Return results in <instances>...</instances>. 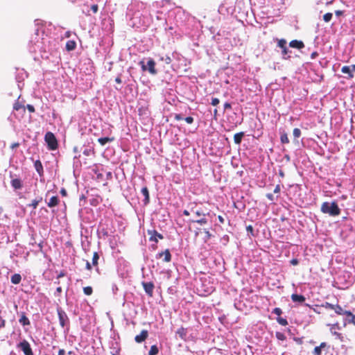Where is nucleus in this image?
Masks as SVG:
<instances>
[{"mask_svg": "<svg viewBox=\"0 0 355 355\" xmlns=\"http://www.w3.org/2000/svg\"><path fill=\"white\" fill-rule=\"evenodd\" d=\"M320 211L324 214H329L330 216H338L341 213V209L336 201L331 202H324L320 207Z\"/></svg>", "mask_w": 355, "mask_h": 355, "instance_id": "nucleus-1", "label": "nucleus"}, {"mask_svg": "<svg viewBox=\"0 0 355 355\" xmlns=\"http://www.w3.org/2000/svg\"><path fill=\"white\" fill-rule=\"evenodd\" d=\"M139 64L142 71H148L150 74L155 75L157 73V71L155 69V62L150 58L146 65L144 60L139 62Z\"/></svg>", "mask_w": 355, "mask_h": 355, "instance_id": "nucleus-2", "label": "nucleus"}, {"mask_svg": "<svg viewBox=\"0 0 355 355\" xmlns=\"http://www.w3.org/2000/svg\"><path fill=\"white\" fill-rule=\"evenodd\" d=\"M44 139L50 150H54L58 148V141L53 132H47L44 136Z\"/></svg>", "mask_w": 355, "mask_h": 355, "instance_id": "nucleus-3", "label": "nucleus"}, {"mask_svg": "<svg viewBox=\"0 0 355 355\" xmlns=\"http://www.w3.org/2000/svg\"><path fill=\"white\" fill-rule=\"evenodd\" d=\"M329 349L330 345L325 342H322L320 343L319 346H316L314 348L312 354L313 355H322V352L327 354L329 352Z\"/></svg>", "mask_w": 355, "mask_h": 355, "instance_id": "nucleus-4", "label": "nucleus"}, {"mask_svg": "<svg viewBox=\"0 0 355 355\" xmlns=\"http://www.w3.org/2000/svg\"><path fill=\"white\" fill-rule=\"evenodd\" d=\"M17 347L19 348L25 355H34L29 343L26 340L20 342L17 345Z\"/></svg>", "mask_w": 355, "mask_h": 355, "instance_id": "nucleus-5", "label": "nucleus"}, {"mask_svg": "<svg viewBox=\"0 0 355 355\" xmlns=\"http://www.w3.org/2000/svg\"><path fill=\"white\" fill-rule=\"evenodd\" d=\"M57 312L60 324L62 327H64L67 323H69V318L65 311L61 307L57 308Z\"/></svg>", "mask_w": 355, "mask_h": 355, "instance_id": "nucleus-6", "label": "nucleus"}, {"mask_svg": "<svg viewBox=\"0 0 355 355\" xmlns=\"http://www.w3.org/2000/svg\"><path fill=\"white\" fill-rule=\"evenodd\" d=\"M226 114L227 117V121L230 123V127L236 126L237 123H239L237 119V115L236 113L230 111V112L225 113Z\"/></svg>", "mask_w": 355, "mask_h": 355, "instance_id": "nucleus-7", "label": "nucleus"}, {"mask_svg": "<svg viewBox=\"0 0 355 355\" xmlns=\"http://www.w3.org/2000/svg\"><path fill=\"white\" fill-rule=\"evenodd\" d=\"M141 285L148 296L152 297L153 296V290L155 288L154 284L151 282H143Z\"/></svg>", "mask_w": 355, "mask_h": 355, "instance_id": "nucleus-8", "label": "nucleus"}, {"mask_svg": "<svg viewBox=\"0 0 355 355\" xmlns=\"http://www.w3.org/2000/svg\"><path fill=\"white\" fill-rule=\"evenodd\" d=\"M148 234L150 236L149 240L155 243L158 242V239H163L164 236L162 234L157 232L155 230H148Z\"/></svg>", "mask_w": 355, "mask_h": 355, "instance_id": "nucleus-9", "label": "nucleus"}, {"mask_svg": "<svg viewBox=\"0 0 355 355\" xmlns=\"http://www.w3.org/2000/svg\"><path fill=\"white\" fill-rule=\"evenodd\" d=\"M148 336V332L147 330L144 329L141 331L139 335H137L135 337V340L137 343H141L146 340Z\"/></svg>", "mask_w": 355, "mask_h": 355, "instance_id": "nucleus-10", "label": "nucleus"}, {"mask_svg": "<svg viewBox=\"0 0 355 355\" xmlns=\"http://www.w3.org/2000/svg\"><path fill=\"white\" fill-rule=\"evenodd\" d=\"M164 256V261L165 262H169L171 260V254L169 250L166 249L164 252L158 253L156 256L157 259H160Z\"/></svg>", "mask_w": 355, "mask_h": 355, "instance_id": "nucleus-11", "label": "nucleus"}, {"mask_svg": "<svg viewBox=\"0 0 355 355\" xmlns=\"http://www.w3.org/2000/svg\"><path fill=\"white\" fill-rule=\"evenodd\" d=\"M289 46L292 48L302 49L304 47V44L302 41L293 40L289 43Z\"/></svg>", "mask_w": 355, "mask_h": 355, "instance_id": "nucleus-12", "label": "nucleus"}, {"mask_svg": "<svg viewBox=\"0 0 355 355\" xmlns=\"http://www.w3.org/2000/svg\"><path fill=\"white\" fill-rule=\"evenodd\" d=\"M291 300L293 302H297V303L302 304V303L304 302L306 298L302 295H298L296 293H293L291 295Z\"/></svg>", "mask_w": 355, "mask_h": 355, "instance_id": "nucleus-13", "label": "nucleus"}, {"mask_svg": "<svg viewBox=\"0 0 355 355\" xmlns=\"http://www.w3.org/2000/svg\"><path fill=\"white\" fill-rule=\"evenodd\" d=\"M10 184L15 189H21L23 187L22 181L19 178L12 179Z\"/></svg>", "mask_w": 355, "mask_h": 355, "instance_id": "nucleus-14", "label": "nucleus"}, {"mask_svg": "<svg viewBox=\"0 0 355 355\" xmlns=\"http://www.w3.org/2000/svg\"><path fill=\"white\" fill-rule=\"evenodd\" d=\"M59 198L58 196H53L50 198L49 201L47 202V205L49 207H54L59 204Z\"/></svg>", "mask_w": 355, "mask_h": 355, "instance_id": "nucleus-15", "label": "nucleus"}, {"mask_svg": "<svg viewBox=\"0 0 355 355\" xmlns=\"http://www.w3.org/2000/svg\"><path fill=\"white\" fill-rule=\"evenodd\" d=\"M341 72L347 74L348 76V78H352L354 77L351 71V67L349 66H343L341 69Z\"/></svg>", "mask_w": 355, "mask_h": 355, "instance_id": "nucleus-16", "label": "nucleus"}, {"mask_svg": "<svg viewBox=\"0 0 355 355\" xmlns=\"http://www.w3.org/2000/svg\"><path fill=\"white\" fill-rule=\"evenodd\" d=\"M65 47H66L67 51H73L76 47V43L73 40H69L67 42Z\"/></svg>", "mask_w": 355, "mask_h": 355, "instance_id": "nucleus-17", "label": "nucleus"}, {"mask_svg": "<svg viewBox=\"0 0 355 355\" xmlns=\"http://www.w3.org/2000/svg\"><path fill=\"white\" fill-rule=\"evenodd\" d=\"M21 280V276L19 274H14L12 275L10 281L14 284H18L20 283Z\"/></svg>", "mask_w": 355, "mask_h": 355, "instance_id": "nucleus-18", "label": "nucleus"}, {"mask_svg": "<svg viewBox=\"0 0 355 355\" xmlns=\"http://www.w3.org/2000/svg\"><path fill=\"white\" fill-rule=\"evenodd\" d=\"M13 109L16 111L21 110L22 112H25L26 107L21 105L19 101H16L13 105Z\"/></svg>", "mask_w": 355, "mask_h": 355, "instance_id": "nucleus-19", "label": "nucleus"}, {"mask_svg": "<svg viewBox=\"0 0 355 355\" xmlns=\"http://www.w3.org/2000/svg\"><path fill=\"white\" fill-rule=\"evenodd\" d=\"M19 322L23 325L26 326L30 324V321L28 318L26 316L25 313H22L21 315Z\"/></svg>", "mask_w": 355, "mask_h": 355, "instance_id": "nucleus-20", "label": "nucleus"}, {"mask_svg": "<svg viewBox=\"0 0 355 355\" xmlns=\"http://www.w3.org/2000/svg\"><path fill=\"white\" fill-rule=\"evenodd\" d=\"M114 141V137H101L98 139V143L101 146L105 145L107 142Z\"/></svg>", "mask_w": 355, "mask_h": 355, "instance_id": "nucleus-21", "label": "nucleus"}, {"mask_svg": "<svg viewBox=\"0 0 355 355\" xmlns=\"http://www.w3.org/2000/svg\"><path fill=\"white\" fill-rule=\"evenodd\" d=\"M141 193L145 197V199H144V203L145 204H147L149 202V192H148V189L147 187H144L141 189Z\"/></svg>", "mask_w": 355, "mask_h": 355, "instance_id": "nucleus-22", "label": "nucleus"}, {"mask_svg": "<svg viewBox=\"0 0 355 355\" xmlns=\"http://www.w3.org/2000/svg\"><path fill=\"white\" fill-rule=\"evenodd\" d=\"M34 165H35V168L36 171L38 172V173L42 174V173L43 172V166H42L41 162L40 160H36L35 162Z\"/></svg>", "mask_w": 355, "mask_h": 355, "instance_id": "nucleus-23", "label": "nucleus"}, {"mask_svg": "<svg viewBox=\"0 0 355 355\" xmlns=\"http://www.w3.org/2000/svg\"><path fill=\"white\" fill-rule=\"evenodd\" d=\"M244 135L243 132H239L234 135V140L235 144H239L241 142L242 138Z\"/></svg>", "mask_w": 355, "mask_h": 355, "instance_id": "nucleus-24", "label": "nucleus"}, {"mask_svg": "<svg viewBox=\"0 0 355 355\" xmlns=\"http://www.w3.org/2000/svg\"><path fill=\"white\" fill-rule=\"evenodd\" d=\"M159 353V349L156 345H153L150 347L148 352V355H157Z\"/></svg>", "mask_w": 355, "mask_h": 355, "instance_id": "nucleus-25", "label": "nucleus"}, {"mask_svg": "<svg viewBox=\"0 0 355 355\" xmlns=\"http://www.w3.org/2000/svg\"><path fill=\"white\" fill-rule=\"evenodd\" d=\"M280 141L282 144H288L289 139L286 132H283L280 135Z\"/></svg>", "mask_w": 355, "mask_h": 355, "instance_id": "nucleus-26", "label": "nucleus"}, {"mask_svg": "<svg viewBox=\"0 0 355 355\" xmlns=\"http://www.w3.org/2000/svg\"><path fill=\"white\" fill-rule=\"evenodd\" d=\"M291 51L288 49L287 46L282 49V55L284 59H288L290 58V55H288L289 53Z\"/></svg>", "mask_w": 355, "mask_h": 355, "instance_id": "nucleus-27", "label": "nucleus"}, {"mask_svg": "<svg viewBox=\"0 0 355 355\" xmlns=\"http://www.w3.org/2000/svg\"><path fill=\"white\" fill-rule=\"evenodd\" d=\"M293 134V137H294V141H295L296 139H298L301 136L300 129H299L297 128H294Z\"/></svg>", "mask_w": 355, "mask_h": 355, "instance_id": "nucleus-28", "label": "nucleus"}, {"mask_svg": "<svg viewBox=\"0 0 355 355\" xmlns=\"http://www.w3.org/2000/svg\"><path fill=\"white\" fill-rule=\"evenodd\" d=\"M99 259V255L97 252H94L92 257V264L96 266L98 265V261Z\"/></svg>", "mask_w": 355, "mask_h": 355, "instance_id": "nucleus-29", "label": "nucleus"}, {"mask_svg": "<svg viewBox=\"0 0 355 355\" xmlns=\"http://www.w3.org/2000/svg\"><path fill=\"white\" fill-rule=\"evenodd\" d=\"M223 114L225 113H227V112H230L232 109V105L230 103H225V104H223Z\"/></svg>", "mask_w": 355, "mask_h": 355, "instance_id": "nucleus-30", "label": "nucleus"}, {"mask_svg": "<svg viewBox=\"0 0 355 355\" xmlns=\"http://www.w3.org/2000/svg\"><path fill=\"white\" fill-rule=\"evenodd\" d=\"M177 334L180 336L181 338L184 339L186 336V331L183 327L180 328L177 331Z\"/></svg>", "mask_w": 355, "mask_h": 355, "instance_id": "nucleus-31", "label": "nucleus"}, {"mask_svg": "<svg viewBox=\"0 0 355 355\" xmlns=\"http://www.w3.org/2000/svg\"><path fill=\"white\" fill-rule=\"evenodd\" d=\"M277 322H278L279 324H281V325H282V326H286V325H287V324H288V321H287V320H286V318H282V317H278V318H277Z\"/></svg>", "mask_w": 355, "mask_h": 355, "instance_id": "nucleus-32", "label": "nucleus"}, {"mask_svg": "<svg viewBox=\"0 0 355 355\" xmlns=\"http://www.w3.org/2000/svg\"><path fill=\"white\" fill-rule=\"evenodd\" d=\"M83 292L86 295H91L93 293V289L91 286H86L83 288Z\"/></svg>", "mask_w": 355, "mask_h": 355, "instance_id": "nucleus-33", "label": "nucleus"}, {"mask_svg": "<svg viewBox=\"0 0 355 355\" xmlns=\"http://www.w3.org/2000/svg\"><path fill=\"white\" fill-rule=\"evenodd\" d=\"M246 230L248 235H250L252 236H255L254 228L252 225H248L246 227Z\"/></svg>", "mask_w": 355, "mask_h": 355, "instance_id": "nucleus-34", "label": "nucleus"}, {"mask_svg": "<svg viewBox=\"0 0 355 355\" xmlns=\"http://www.w3.org/2000/svg\"><path fill=\"white\" fill-rule=\"evenodd\" d=\"M277 46L283 49L286 46V41L284 39H281L278 40Z\"/></svg>", "mask_w": 355, "mask_h": 355, "instance_id": "nucleus-35", "label": "nucleus"}, {"mask_svg": "<svg viewBox=\"0 0 355 355\" xmlns=\"http://www.w3.org/2000/svg\"><path fill=\"white\" fill-rule=\"evenodd\" d=\"M334 311L338 315H343L344 312L343 309L339 304H336Z\"/></svg>", "mask_w": 355, "mask_h": 355, "instance_id": "nucleus-36", "label": "nucleus"}, {"mask_svg": "<svg viewBox=\"0 0 355 355\" xmlns=\"http://www.w3.org/2000/svg\"><path fill=\"white\" fill-rule=\"evenodd\" d=\"M332 16H333L332 13L327 12L323 15V19L324 21L329 22L332 19Z\"/></svg>", "mask_w": 355, "mask_h": 355, "instance_id": "nucleus-37", "label": "nucleus"}, {"mask_svg": "<svg viewBox=\"0 0 355 355\" xmlns=\"http://www.w3.org/2000/svg\"><path fill=\"white\" fill-rule=\"evenodd\" d=\"M42 200V198H40L39 200H33L31 203L29 205L30 207H32L33 209H36L39 202Z\"/></svg>", "mask_w": 355, "mask_h": 355, "instance_id": "nucleus-38", "label": "nucleus"}, {"mask_svg": "<svg viewBox=\"0 0 355 355\" xmlns=\"http://www.w3.org/2000/svg\"><path fill=\"white\" fill-rule=\"evenodd\" d=\"M58 355H73V352L72 351H69L67 354L64 349H60L58 351Z\"/></svg>", "mask_w": 355, "mask_h": 355, "instance_id": "nucleus-39", "label": "nucleus"}, {"mask_svg": "<svg viewBox=\"0 0 355 355\" xmlns=\"http://www.w3.org/2000/svg\"><path fill=\"white\" fill-rule=\"evenodd\" d=\"M276 338L278 339V340H284L286 339V336H284V334L283 333H281V332H276Z\"/></svg>", "mask_w": 355, "mask_h": 355, "instance_id": "nucleus-40", "label": "nucleus"}, {"mask_svg": "<svg viewBox=\"0 0 355 355\" xmlns=\"http://www.w3.org/2000/svg\"><path fill=\"white\" fill-rule=\"evenodd\" d=\"M345 321L355 325V315L353 314L349 318H346Z\"/></svg>", "mask_w": 355, "mask_h": 355, "instance_id": "nucleus-41", "label": "nucleus"}, {"mask_svg": "<svg viewBox=\"0 0 355 355\" xmlns=\"http://www.w3.org/2000/svg\"><path fill=\"white\" fill-rule=\"evenodd\" d=\"M272 313L276 314L279 317V315L282 313V311L280 308L277 307L272 311Z\"/></svg>", "mask_w": 355, "mask_h": 355, "instance_id": "nucleus-42", "label": "nucleus"}, {"mask_svg": "<svg viewBox=\"0 0 355 355\" xmlns=\"http://www.w3.org/2000/svg\"><path fill=\"white\" fill-rule=\"evenodd\" d=\"M324 307L327 308V309L334 310L335 307H336V305L330 304L329 302H326L325 305H324Z\"/></svg>", "mask_w": 355, "mask_h": 355, "instance_id": "nucleus-43", "label": "nucleus"}, {"mask_svg": "<svg viewBox=\"0 0 355 355\" xmlns=\"http://www.w3.org/2000/svg\"><path fill=\"white\" fill-rule=\"evenodd\" d=\"M162 60H164L168 64H171L172 62V60L169 56H166V58H162Z\"/></svg>", "mask_w": 355, "mask_h": 355, "instance_id": "nucleus-44", "label": "nucleus"}, {"mask_svg": "<svg viewBox=\"0 0 355 355\" xmlns=\"http://www.w3.org/2000/svg\"><path fill=\"white\" fill-rule=\"evenodd\" d=\"M193 222L198 223H200V224H205V223H207V220L205 218H202L199 219V220H193Z\"/></svg>", "mask_w": 355, "mask_h": 355, "instance_id": "nucleus-45", "label": "nucleus"}, {"mask_svg": "<svg viewBox=\"0 0 355 355\" xmlns=\"http://www.w3.org/2000/svg\"><path fill=\"white\" fill-rule=\"evenodd\" d=\"M219 103H220V101H219V99H218V98H213L211 99V105H214V106L217 105Z\"/></svg>", "mask_w": 355, "mask_h": 355, "instance_id": "nucleus-46", "label": "nucleus"}, {"mask_svg": "<svg viewBox=\"0 0 355 355\" xmlns=\"http://www.w3.org/2000/svg\"><path fill=\"white\" fill-rule=\"evenodd\" d=\"M331 334H334V336H336V338H338V339L340 340H342L343 338V336H342V334L338 333V332H336V331H333L332 329H331Z\"/></svg>", "mask_w": 355, "mask_h": 355, "instance_id": "nucleus-47", "label": "nucleus"}, {"mask_svg": "<svg viewBox=\"0 0 355 355\" xmlns=\"http://www.w3.org/2000/svg\"><path fill=\"white\" fill-rule=\"evenodd\" d=\"M184 120L189 124H191L193 122V118L192 116H187L184 119Z\"/></svg>", "mask_w": 355, "mask_h": 355, "instance_id": "nucleus-48", "label": "nucleus"}, {"mask_svg": "<svg viewBox=\"0 0 355 355\" xmlns=\"http://www.w3.org/2000/svg\"><path fill=\"white\" fill-rule=\"evenodd\" d=\"M91 9H92V10L93 11L94 13H96L98 12V6L97 4H94V5L92 6Z\"/></svg>", "mask_w": 355, "mask_h": 355, "instance_id": "nucleus-49", "label": "nucleus"}, {"mask_svg": "<svg viewBox=\"0 0 355 355\" xmlns=\"http://www.w3.org/2000/svg\"><path fill=\"white\" fill-rule=\"evenodd\" d=\"M26 108L30 112H35V111L34 106L32 105H27Z\"/></svg>", "mask_w": 355, "mask_h": 355, "instance_id": "nucleus-50", "label": "nucleus"}, {"mask_svg": "<svg viewBox=\"0 0 355 355\" xmlns=\"http://www.w3.org/2000/svg\"><path fill=\"white\" fill-rule=\"evenodd\" d=\"M343 315H345L347 316V318H349L353 315V313L351 311H345L344 310V312H343Z\"/></svg>", "mask_w": 355, "mask_h": 355, "instance_id": "nucleus-51", "label": "nucleus"}, {"mask_svg": "<svg viewBox=\"0 0 355 355\" xmlns=\"http://www.w3.org/2000/svg\"><path fill=\"white\" fill-rule=\"evenodd\" d=\"M266 198L270 200V201H274L275 200V198H274V196L272 193H267L266 194Z\"/></svg>", "mask_w": 355, "mask_h": 355, "instance_id": "nucleus-52", "label": "nucleus"}, {"mask_svg": "<svg viewBox=\"0 0 355 355\" xmlns=\"http://www.w3.org/2000/svg\"><path fill=\"white\" fill-rule=\"evenodd\" d=\"M62 287L59 286L56 288V292L55 293V295L60 296V293H62Z\"/></svg>", "mask_w": 355, "mask_h": 355, "instance_id": "nucleus-53", "label": "nucleus"}, {"mask_svg": "<svg viewBox=\"0 0 355 355\" xmlns=\"http://www.w3.org/2000/svg\"><path fill=\"white\" fill-rule=\"evenodd\" d=\"M290 263L293 266H296L299 263V261L297 259H293L291 260Z\"/></svg>", "mask_w": 355, "mask_h": 355, "instance_id": "nucleus-54", "label": "nucleus"}, {"mask_svg": "<svg viewBox=\"0 0 355 355\" xmlns=\"http://www.w3.org/2000/svg\"><path fill=\"white\" fill-rule=\"evenodd\" d=\"M174 119L177 121H180L183 119L180 114H175Z\"/></svg>", "mask_w": 355, "mask_h": 355, "instance_id": "nucleus-55", "label": "nucleus"}, {"mask_svg": "<svg viewBox=\"0 0 355 355\" xmlns=\"http://www.w3.org/2000/svg\"><path fill=\"white\" fill-rule=\"evenodd\" d=\"M280 189H280V185H279V184H277V185H276V187H275V189H274L273 192H274L275 193H279L280 192Z\"/></svg>", "mask_w": 355, "mask_h": 355, "instance_id": "nucleus-56", "label": "nucleus"}, {"mask_svg": "<svg viewBox=\"0 0 355 355\" xmlns=\"http://www.w3.org/2000/svg\"><path fill=\"white\" fill-rule=\"evenodd\" d=\"M60 194L62 196H67V190L64 188H62L60 190Z\"/></svg>", "mask_w": 355, "mask_h": 355, "instance_id": "nucleus-57", "label": "nucleus"}, {"mask_svg": "<svg viewBox=\"0 0 355 355\" xmlns=\"http://www.w3.org/2000/svg\"><path fill=\"white\" fill-rule=\"evenodd\" d=\"M318 55V52L314 51V52H313V53L311 54V58L312 60H314L315 58H316V57H317Z\"/></svg>", "mask_w": 355, "mask_h": 355, "instance_id": "nucleus-58", "label": "nucleus"}, {"mask_svg": "<svg viewBox=\"0 0 355 355\" xmlns=\"http://www.w3.org/2000/svg\"><path fill=\"white\" fill-rule=\"evenodd\" d=\"M344 13V11L343 10H336L335 11V15L337 16V17H339L340 15H343Z\"/></svg>", "mask_w": 355, "mask_h": 355, "instance_id": "nucleus-59", "label": "nucleus"}, {"mask_svg": "<svg viewBox=\"0 0 355 355\" xmlns=\"http://www.w3.org/2000/svg\"><path fill=\"white\" fill-rule=\"evenodd\" d=\"M5 326V320L0 316V329Z\"/></svg>", "mask_w": 355, "mask_h": 355, "instance_id": "nucleus-60", "label": "nucleus"}, {"mask_svg": "<svg viewBox=\"0 0 355 355\" xmlns=\"http://www.w3.org/2000/svg\"><path fill=\"white\" fill-rule=\"evenodd\" d=\"M19 146V143H17V142H16V143H13V144H12V145L10 146V148H11L12 149H14V148H17Z\"/></svg>", "mask_w": 355, "mask_h": 355, "instance_id": "nucleus-61", "label": "nucleus"}, {"mask_svg": "<svg viewBox=\"0 0 355 355\" xmlns=\"http://www.w3.org/2000/svg\"><path fill=\"white\" fill-rule=\"evenodd\" d=\"M86 269L88 270H91L92 269V266L90 264V263L89 261H87L86 262V266H85Z\"/></svg>", "mask_w": 355, "mask_h": 355, "instance_id": "nucleus-62", "label": "nucleus"}, {"mask_svg": "<svg viewBox=\"0 0 355 355\" xmlns=\"http://www.w3.org/2000/svg\"><path fill=\"white\" fill-rule=\"evenodd\" d=\"M229 241V236L227 235H223V243L225 242H228Z\"/></svg>", "mask_w": 355, "mask_h": 355, "instance_id": "nucleus-63", "label": "nucleus"}, {"mask_svg": "<svg viewBox=\"0 0 355 355\" xmlns=\"http://www.w3.org/2000/svg\"><path fill=\"white\" fill-rule=\"evenodd\" d=\"M115 81H116V83H119V84L121 83V78H120L119 76H117V77L115 78Z\"/></svg>", "mask_w": 355, "mask_h": 355, "instance_id": "nucleus-64", "label": "nucleus"}]
</instances>
